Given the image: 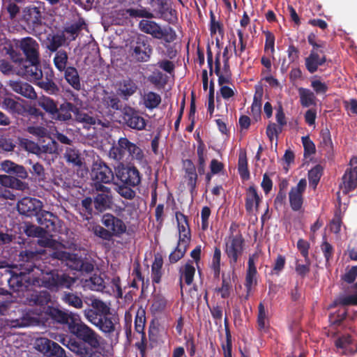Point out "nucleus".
<instances>
[{
  "label": "nucleus",
  "mask_w": 357,
  "mask_h": 357,
  "mask_svg": "<svg viewBox=\"0 0 357 357\" xmlns=\"http://www.w3.org/2000/svg\"><path fill=\"white\" fill-rule=\"evenodd\" d=\"M151 40L143 34L133 38L130 43L129 53L137 62L148 61L153 53Z\"/></svg>",
  "instance_id": "f257e3e1"
},
{
  "label": "nucleus",
  "mask_w": 357,
  "mask_h": 357,
  "mask_svg": "<svg viewBox=\"0 0 357 357\" xmlns=\"http://www.w3.org/2000/svg\"><path fill=\"white\" fill-rule=\"evenodd\" d=\"M75 282L76 278L56 270L46 273L42 278L43 286L54 291L61 289H70Z\"/></svg>",
  "instance_id": "f03ea898"
},
{
  "label": "nucleus",
  "mask_w": 357,
  "mask_h": 357,
  "mask_svg": "<svg viewBox=\"0 0 357 357\" xmlns=\"http://www.w3.org/2000/svg\"><path fill=\"white\" fill-rule=\"evenodd\" d=\"M69 331L79 340L86 343L91 347L96 349L100 346L98 335L90 327L82 322H79L76 317L69 324Z\"/></svg>",
  "instance_id": "7ed1b4c3"
},
{
  "label": "nucleus",
  "mask_w": 357,
  "mask_h": 357,
  "mask_svg": "<svg viewBox=\"0 0 357 357\" xmlns=\"http://www.w3.org/2000/svg\"><path fill=\"white\" fill-rule=\"evenodd\" d=\"M91 177L96 183V189L103 190L107 188L102 183H110L114 179V174L104 161L98 160L93 164Z\"/></svg>",
  "instance_id": "20e7f679"
},
{
  "label": "nucleus",
  "mask_w": 357,
  "mask_h": 357,
  "mask_svg": "<svg viewBox=\"0 0 357 357\" xmlns=\"http://www.w3.org/2000/svg\"><path fill=\"white\" fill-rule=\"evenodd\" d=\"M244 239L241 234L232 235L225 243V252L229 259L231 267L234 268L238 260L243 255Z\"/></svg>",
  "instance_id": "39448f33"
},
{
  "label": "nucleus",
  "mask_w": 357,
  "mask_h": 357,
  "mask_svg": "<svg viewBox=\"0 0 357 357\" xmlns=\"http://www.w3.org/2000/svg\"><path fill=\"white\" fill-rule=\"evenodd\" d=\"M115 175L121 184L132 187L139 185L142 180L139 171L134 166L120 165L115 169Z\"/></svg>",
  "instance_id": "423d86ee"
},
{
  "label": "nucleus",
  "mask_w": 357,
  "mask_h": 357,
  "mask_svg": "<svg viewBox=\"0 0 357 357\" xmlns=\"http://www.w3.org/2000/svg\"><path fill=\"white\" fill-rule=\"evenodd\" d=\"M122 123L130 129L141 131L146 128L147 121L135 108L125 105L121 113Z\"/></svg>",
  "instance_id": "0eeeda50"
},
{
  "label": "nucleus",
  "mask_w": 357,
  "mask_h": 357,
  "mask_svg": "<svg viewBox=\"0 0 357 357\" xmlns=\"http://www.w3.org/2000/svg\"><path fill=\"white\" fill-rule=\"evenodd\" d=\"M110 307L102 300L95 298L91 301V307L84 310L86 319L91 324L99 323L101 317L109 314Z\"/></svg>",
  "instance_id": "6e6552de"
},
{
  "label": "nucleus",
  "mask_w": 357,
  "mask_h": 357,
  "mask_svg": "<svg viewBox=\"0 0 357 357\" xmlns=\"http://www.w3.org/2000/svg\"><path fill=\"white\" fill-rule=\"evenodd\" d=\"M36 348L48 357H66L64 349L58 343L46 337L37 339Z\"/></svg>",
  "instance_id": "1a4fd4ad"
},
{
  "label": "nucleus",
  "mask_w": 357,
  "mask_h": 357,
  "mask_svg": "<svg viewBox=\"0 0 357 357\" xmlns=\"http://www.w3.org/2000/svg\"><path fill=\"white\" fill-rule=\"evenodd\" d=\"M139 25L142 31L151 34L155 38L163 39L170 43L176 38L174 31L169 27L162 29L159 24H139Z\"/></svg>",
  "instance_id": "9d476101"
},
{
  "label": "nucleus",
  "mask_w": 357,
  "mask_h": 357,
  "mask_svg": "<svg viewBox=\"0 0 357 357\" xmlns=\"http://www.w3.org/2000/svg\"><path fill=\"white\" fill-rule=\"evenodd\" d=\"M16 74L31 82H36L43 77L40 61H29L22 63L20 67H17Z\"/></svg>",
  "instance_id": "9b49d317"
},
{
  "label": "nucleus",
  "mask_w": 357,
  "mask_h": 357,
  "mask_svg": "<svg viewBox=\"0 0 357 357\" xmlns=\"http://www.w3.org/2000/svg\"><path fill=\"white\" fill-rule=\"evenodd\" d=\"M42 207L43 204L39 199L29 197H23L17 205L18 212L27 217L36 216Z\"/></svg>",
  "instance_id": "f8f14e48"
},
{
  "label": "nucleus",
  "mask_w": 357,
  "mask_h": 357,
  "mask_svg": "<svg viewBox=\"0 0 357 357\" xmlns=\"http://www.w3.org/2000/svg\"><path fill=\"white\" fill-rule=\"evenodd\" d=\"M305 179H301L296 186L292 187L289 192V204L294 211H299L303 204V193L306 189Z\"/></svg>",
  "instance_id": "ddd939ff"
},
{
  "label": "nucleus",
  "mask_w": 357,
  "mask_h": 357,
  "mask_svg": "<svg viewBox=\"0 0 357 357\" xmlns=\"http://www.w3.org/2000/svg\"><path fill=\"white\" fill-rule=\"evenodd\" d=\"M20 47L26 56L24 63L29 61H40L39 45L34 39L30 37L24 38L21 41Z\"/></svg>",
  "instance_id": "4468645a"
},
{
  "label": "nucleus",
  "mask_w": 357,
  "mask_h": 357,
  "mask_svg": "<svg viewBox=\"0 0 357 357\" xmlns=\"http://www.w3.org/2000/svg\"><path fill=\"white\" fill-rule=\"evenodd\" d=\"M20 271L21 275L29 274L36 267V261L38 259V252L32 250H22L20 255Z\"/></svg>",
  "instance_id": "2eb2a0df"
},
{
  "label": "nucleus",
  "mask_w": 357,
  "mask_h": 357,
  "mask_svg": "<svg viewBox=\"0 0 357 357\" xmlns=\"http://www.w3.org/2000/svg\"><path fill=\"white\" fill-rule=\"evenodd\" d=\"M102 223L112 234V237L121 236L126 231V225L123 221L111 213L103 215Z\"/></svg>",
  "instance_id": "dca6fc26"
},
{
  "label": "nucleus",
  "mask_w": 357,
  "mask_h": 357,
  "mask_svg": "<svg viewBox=\"0 0 357 357\" xmlns=\"http://www.w3.org/2000/svg\"><path fill=\"white\" fill-rule=\"evenodd\" d=\"M349 165L342 176L345 192L354 190L357 185V156L351 158Z\"/></svg>",
  "instance_id": "f3484780"
},
{
  "label": "nucleus",
  "mask_w": 357,
  "mask_h": 357,
  "mask_svg": "<svg viewBox=\"0 0 357 357\" xmlns=\"http://www.w3.org/2000/svg\"><path fill=\"white\" fill-rule=\"evenodd\" d=\"M261 201L262 197L258 193L257 189L254 185L249 186L246 189L245 208L248 213L252 214L254 211L257 212Z\"/></svg>",
  "instance_id": "a211bd4d"
},
{
  "label": "nucleus",
  "mask_w": 357,
  "mask_h": 357,
  "mask_svg": "<svg viewBox=\"0 0 357 357\" xmlns=\"http://www.w3.org/2000/svg\"><path fill=\"white\" fill-rule=\"evenodd\" d=\"M51 301V294L46 290L34 291L27 297V302L29 305L39 307L44 312Z\"/></svg>",
  "instance_id": "6ab92c4d"
},
{
  "label": "nucleus",
  "mask_w": 357,
  "mask_h": 357,
  "mask_svg": "<svg viewBox=\"0 0 357 357\" xmlns=\"http://www.w3.org/2000/svg\"><path fill=\"white\" fill-rule=\"evenodd\" d=\"M257 258L256 254H253L249 257L248 261V269L245 275V287L246 288V295L245 299L248 300L250 297V292L253 286L257 284L256 275L257 274V268L255 264V259Z\"/></svg>",
  "instance_id": "aec40b11"
},
{
  "label": "nucleus",
  "mask_w": 357,
  "mask_h": 357,
  "mask_svg": "<svg viewBox=\"0 0 357 357\" xmlns=\"http://www.w3.org/2000/svg\"><path fill=\"white\" fill-rule=\"evenodd\" d=\"M36 217L37 222L44 228L45 232L51 233L56 231V223L59 220L56 215L51 212L41 209Z\"/></svg>",
  "instance_id": "412c9836"
},
{
  "label": "nucleus",
  "mask_w": 357,
  "mask_h": 357,
  "mask_svg": "<svg viewBox=\"0 0 357 357\" xmlns=\"http://www.w3.org/2000/svg\"><path fill=\"white\" fill-rule=\"evenodd\" d=\"M175 215L179 232L178 241L190 245L191 234L188 217L180 211H176Z\"/></svg>",
  "instance_id": "4be33fe9"
},
{
  "label": "nucleus",
  "mask_w": 357,
  "mask_h": 357,
  "mask_svg": "<svg viewBox=\"0 0 357 357\" xmlns=\"http://www.w3.org/2000/svg\"><path fill=\"white\" fill-rule=\"evenodd\" d=\"M179 273V285L181 289L183 287V281L187 285H191L194 280L195 274V268L192 260H188L184 265L181 266L178 269ZM183 294V290H181Z\"/></svg>",
  "instance_id": "5701e85b"
},
{
  "label": "nucleus",
  "mask_w": 357,
  "mask_h": 357,
  "mask_svg": "<svg viewBox=\"0 0 357 357\" xmlns=\"http://www.w3.org/2000/svg\"><path fill=\"white\" fill-rule=\"evenodd\" d=\"M132 145V142L128 138L121 137L118 140L117 145L112 146L110 149L109 155L116 160H122L124 159L126 154H128Z\"/></svg>",
  "instance_id": "b1692460"
},
{
  "label": "nucleus",
  "mask_w": 357,
  "mask_h": 357,
  "mask_svg": "<svg viewBox=\"0 0 357 357\" xmlns=\"http://www.w3.org/2000/svg\"><path fill=\"white\" fill-rule=\"evenodd\" d=\"M100 104L107 110V114H110L115 111H121L122 112L123 108L119 98L113 93L106 92L102 98Z\"/></svg>",
  "instance_id": "393cba45"
},
{
  "label": "nucleus",
  "mask_w": 357,
  "mask_h": 357,
  "mask_svg": "<svg viewBox=\"0 0 357 357\" xmlns=\"http://www.w3.org/2000/svg\"><path fill=\"white\" fill-rule=\"evenodd\" d=\"M45 313L54 321L60 324H66L68 326L70 322L72 320H75L76 318L75 314L72 313L68 314V312L52 306H47Z\"/></svg>",
  "instance_id": "a878e982"
},
{
  "label": "nucleus",
  "mask_w": 357,
  "mask_h": 357,
  "mask_svg": "<svg viewBox=\"0 0 357 357\" xmlns=\"http://www.w3.org/2000/svg\"><path fill=\"white\" fill-rule=\"evenodd\" d=\"M9 86L13 91L20 94L24 98L31 100H35L37 98V94L33 87L27 82L22 81H10Z\"/></svg>",
  "instance_id": "bb28decb"
},
{
  "label": "nucleus",
  "mask_w": 357,
  "mask_h": 357,
  "mask_svg": "<svg viewBox=\"0 0 357 357\" xmlns=\"http://www.w3.org/2000/svg\"><path fill=\"white\" fill-rule=\"evenodd\" d=\"M138 86L135 81L128 77L120 82L117 89L118 95L124 100H128L137 91Z\"/></svg>",
  "instance_id": "cd10ccee"
},
{
  "label": "nucleus",
  "mask_w": 357,
  "mask_h": 357,
  "mask_svg": "<svg viewBox=\"0 0 357 357\" xmlns=\"http://www.w3.org/2000/svg\"><path fill=\"white\" fill-rule=\"evenodd\" d=\"M320 54H321L318 53L317 51L311 50L309 56L305 58V65L309 73H315L319 66L326 63V55Z\"/></svg>",
  "instance_id": "c85d7f7f"
},
{
  "label": "nucleus",
  "mask_w": 357,
  "mask_h": 357,
  "mask_svg": "<svg viewBox=\"0 0 357 357\" xmlns=\"http://www.w3.org/2000/svg\"><path fill=\"white\" fill-rule=\"evenodd\" d=\"M2 108L8 111L12 115L25 116L26 107L17 100L11 98H5L1 103Z\"/></svg>",
  "instance_id": "c756f323"
},
{
  "label": "nucleus",
  "mask_w": 357,
  "mask_h": 357,
  "mask_svg": "<svg viewBox=\"0 0 357 357\" xmlns=\"http://www.w3.org/2000/svg\"><path fill=\"white\" fill-rule=\"evenodd\" d=\"M76 106L69 102H66L57 107L53 119L59 121H67L72 119V113L75 114Z\"/></svg>",
  "instance_id": "7c9ffc66"
},
{
  "label": "nucleus",
  "mask_w": 357,
  "mask_h": 357,
  "mask_svg": "<svg viewBox=\"0 0 357 357\" xmlns=\"http://www.w3.org/2000/svg\"><path fill=\"white\" fill-rule=\"evenodd\" d=\"M99 323L93 324L105 333H112L116 330V323L118 319L111 311L107 315L101 317Z\"/></svg>",
  "instance_id": "2f4dec72"
},
{
  "label": "nucleus",
  "mask_w": 357,
  "mask_h": 357,
  "mask_svg": "<svg viewBox=\"0 0 357 357\" xmlns=\"http://www.w3.org/2000/svg\"><path fill=\"white\" fill-rule=\"evenodd\" d=\"M299 102L302 107H310L317 105V97L309 89L299 87L298 89Z\"/></svg>",
  "instance_id": "473e14b6"
},
{
  "label": "nucleus",
  "mask_w": 357,
  "mask_h": 357,
  "mask_svg": "<svg viewBox=\"0 0 357 357\" xmlns=\"http://www.w3.org/2000/svg\"><path fill=\"white\" fill-rule=\"evenodd\" d=\"M64 78L66 82L76 91L81 89L80 77L76 68L68 66L64 71Z\"/></svg>",
  "instance_id": "72a5a7b5"
},
{
  "label": "nucleus",
  "mask_w": 357,
  "mask_h": 357,
  "mask_svg": "<svg viewBox=\"0 0 357 357\" xmlns=\"http://www.w3.org/2000/svg\"><path fill=\"white\" fill-rule=\"evenodd\" d=\"M257 323L259 331L266 332L269 327L268 310L266 309L264 302H260L258 305Z\"/></svg>",
  "instance_id": "f704fd0d"
},
{
  "label": "nucleus",
  "mask_w": 357,
  "mask_h": 357,
  "mask_svg": "<svg viewBox=\"0 0 357 357\" xmlns=\"http://www.w3.org/2000/svg\"><path fill=\"white\" fill-rule=\"evenodd\" d=\"M198 138V146L197 149V153L198 156V164H197V171L200 175H202L205 173L206 168V146L202 141V139L199 137V135H197Z\"/></svg>",
  "instance_id": "c9c22d12"
},
{
  "label": "nucleus",
  "mask_w": 357,
  "mask_h": 357,
  "mask_svg": "<svg viewBox=\"0 0 357 357\" xmlns=\"http://www.w3.org/2000/svg\"><path fill=\"white\" fill-rule=\"evenodd\" d=\"M52 72L50 75L47 73L45 78L42 77L41 79L37 80L36 84L49 94H56L59 91L57 85L52 79Z\"/></svg>",
  "instance_id": "e433bc0d"
},
{
  "label": "nucleus",
  "mask_w": 357,
  "mask_h": 357,
  "mask_svg": "<svg viewBox=\"0 0 357 357\" xmlns=\"http://www.w3.org/2000/svg\"><path fill=\"white\" fill-rule=\"evenodd\" d=\"M74 115L75 121L82 123L85 128H89L96 123V118L91 113L86 112L77 107Z\"/></svg>",
  "instance_id": "4c0bfd02"
},
{
  "label": "nucleus",
  "mask_w": 357,
  "mask_h": 357,
  "mask_svg": "<svg viewBox=\"0 0 357 357\" xmlns=\"http://www.w3.org/2000/svg\"><path fill=\"white\" fill-rule=\"evenodd\" d=\"M80 215L84 220H89L93 218V199L90 197L84 198L78 206Z\"/></svg>",
  "instance_id": "58836bf2"
},
{
  "label": "nucleus",
  "mask_w": 357,
  "mask_h": 357,
  "mask_svg": "<svg viewBox=\"0 0 357 357\" xmlns=\"http://www.w3.org/2000/svg\"><path fill=\"white\" fill-rule=\"evenodd\" d=\"M161 96L153 91L145 93L142 97L144 106L150 110L157 108L161 103Z\"/></svg>",
  "instance_id": "ea45409f"
},
{
  "label": "nucleus",
  "mask_w": 357,
  "mask_h": 357,
  "mask_svg": "<svg viewBox=\"0 0 357 357\" xmlns=\"http://www.w3.org/2000/svg\"><path fill=\"white\" fill-rule=\"evenodd\" d=\"M163 265V259L161 255L155 256L154 261L151 266V277L153 283L158 284L161 281L162 268Z\"/></svg>",
  "instance_id": "a19ab883"
},
{
  "label": "nucleus",
  "mask_w": 357,
  "mask_h": 357,
  "mask_svg": "<svg viewBox=\"0 0 357 357\" xmlns=\"http://www.w3.org/2000/svg\"><path fill=\"white\" fill-rule=\"evenodd\" d=\"M93 204L97 213H102L110 207V197L105 193H98L94 197Z\"/></svg>",
  "instance_id": "79ce46f5"
},
{
  "label": "nucleus",
  "mask_w": 357,
  "mask_h": 357,
  "mask_svg": "<svg viewBox=\"0 0 357 357\" xmlns=\"http://www.w3.org/2000/svg\"><path fill=\"white\" fill-rule=\"evenodd\" d=\"M0 183L6 187L16 190H24L25 183L11 175H0Z\"/></svg>",
  "instance_id": "37998d69"
},
{
  "label": "nucleus",
  "mask_w": 357,
  "mask_h": 357,
  "mask_svg": "<svg viewBox=\"0 0 357 357\" xmlns=\"http://www.w3.org/2000/svg\"><path fill=\"white\" fill-rule=\"evenodd\" d=\"M47 40V48L50 52H57V50L66 42V36L63 33L49 34Z\"/></svg>",
  "instance_id": "c03bdc74"
},
{
  "label": "nucleus",
  "mask_w": 357,
  "mask_h": 357,
  "mask_svg": "<svg viewBox=\"0 0 357 357\" xmlns=\"http://www.w3.org/2000/svg\"><path fill=\"white\" fill-rule=\"evenodd\" d=\"M53 62L56 68L59 72H63L68 68V66H67L68 62V55L67 52L63 50L57 51L54 55Z\"/></svg>",
  "instance_id": "a18cd8bd"
},
{
  "label": "nucleus",
  "mask_w": 357,
  "mask_h": 357,
  "mask_svg": "<svg viewBox=\"0 0 357 357\" xmlns=\"http://www.w3.org/2000/svg\"><path fill=\"white\" fill-rule=\"evenodd\" d=\"M189 244L178 241L177 246L169 254V261L171 264H175L181 259L186 253Z\"/></svg>",
  "instance_id": "49530a36"
},
{
  "label": "nucleus",
  "mask_w": 357,
  "mask_h": 357,
  "mask_svg": "<svg viewBox=\"0 0 357 357\" xmlns=\"http://www.w3.org/2000/svg\"><path fill=\"white\" fill-rule=\"evenodd\" d=\"M64 158L68 163L80 167L82 165V159L78 150L67 148L64 153Z\"/></svg>",
  "instance_id": "de8ad7c7"
},
{
  "label": "nucleus",
  "mask_w": 357,
  "mask_h": 357,
  "mask_svg": "<svg viewBox=\"0 0 357 357\" xmlns=\"http://www.w3.org/2000/svg\"><path fill=\"white\" fill-rule=\"evenodd\" d=\"M238 172L243 180L247 181L250 178V172L248 167V160L245 153H240L239 154Z\"/></svg>",
  "instance_id": "09e8293b"
},
{
  "label": "nucleus",
  "mask_w": 357,
  "mask_h": 357,
  "mask_svg": "<svg viewBox=\"0 0 357 357\" xmlns=\"http://www.w3.org/2000/svg\"><path fill=\"white\" fill-rule=\"evenodd\" d=\"M63 301L69 306L77 309H81L83 307V301L80 296L72 292H65L62 297Z\"/></svg>",
  "instance_id": "8fccbe9b"
},
{
  "label": "nucleus",
  "mask_w": 357,
  "mask_h": 357,
  "mask_svg": "<svg viewBox=\"0 0 357 357\" xmlns=\"http://www.w3.org/2000/svg\"><path fill=\"white\" fill-rule=\"evenodd\" d=\"M123 16H129L131 18H147L150 19L153 17V14L146 10L145 8H128L123 11Z\"/></svg>",
  "instance_id": "3c124183"
},
{
  "label": "nucleus",
  "mask_w": 357,
  "mask_h": 357,
  "mask_svg": "<svg viewBox=\"0 0 357 357\" xmlns=\"http://www.w3.org/2000/svg\"><path fill=\"white\" fill-rule=\"evenodd\" d=\"M320 144L328 153L331 152L333 149L331 132L327 128H323L320 131Z\"/></svg>",
  "instance_id": "603ef678"
},
{
  "label": "nucleus",
  "mask_w": 357,
  "mask_h": 357,
  "mask_svg": "<svg viewBox=\"0 0 357 357\" xmlns=\"http://www.w3.org/2000/svg\"><path fill=\"white\" fill-rule=\"evenodd\" d=\"M221 250L218 247H215L211 263V268L213 272V277L218 278L220 273Z\"/></svg>",
  "instance_id": "864d4df0"
},
{
  "label": "nucleus",
  "mask_w": 357,
  "mask_h": 357,
  "mask_svg": "<svg viewBox=\"0 0 357 357\" xmlns=\"http://www.w3.org/2000/svg\"><path fill=\"white\" fill-rule=\"evenodd\" d=\"M224 322H225V335H226V343H225V344H222L224 357H232V355H231V349H232L231 335L230 330L229 328L228 319L227 317H225Z\"/></svg>",
  "instance_id": "5fc2aeb1"
},
{
  "label": "nucleus",
  "mask_w": 357,
  "mask_h": 357,
  "mask_svg": "<svg viewBox=\"0 0 357 357\" xmlns=\"http://www.w3.org/2000/svg\"><path fill=\"white\" fill-rule=\"evenodd\" d=\"M83 342L73 341L69 343L68 348L77 355L86 357L90 353V349Z\"/></svg>",
  "instance_id": "6e6d98bb"
},
{
  "label": "nucleus",
  "mask_w": 357,
  "mask_h": 357,
  "mask_svg": "<svg viewBox=\"0 0 357 357\" xmlns=\"http://www.w3.org/2000/svg\"><path fill=\"white\" fill-rule=\"evenodd\" d=\"M70 266L75 270L85 272L86 273H91L94 269V266L91 262L84 261L78 259L77 257L73 264H70Z\"/></svg>",
  "instance_id": "4d7b16f0"
},
{
  "label": "nucleus",
  "mask_w": 357,
  "mask_h": 357,
  "mask_svg": "<svg viewBox=\"0 0 357 357\" xmlns=\"http://www.w3.org/2000/svg\"><path fill=\"white\" fill-rule=\"evenodd\" d=\"M355 287L357 289V282L355 284ZM334 305H357V293L347 296H339L335 300Z\"/></svg>",
  "instance_id": "13d9d810"
},
{
  "label": "nucleus",
  "mask_w": 357,
  "mask_h": 357,
  "mask_svg": "<svg viewBox=\"0 0 357 357\" xmlns=\"http://www.w3.org/2000/svg\"><path fill=\"white\" fill-rule=\"evenodd\" d=\"M146 312L143 309H139L137 312L135 319V331L141 335L144 333V327L146 324Z\"/></svg>",
  "instance_id": "bf43d9fd"
},
{
  "label": "nucleus",
  "mask_w": 357,
  "mask_h": 357,
  "mask_svg": "<svg viewBox=\"0 0 357 357\" xmlns=\"http://www.w3.org/2000/svg\"><path fill=\"white\" fill-rule=\"evenodd\" d=\"M4 50L6 54L9 56L10 59L17 67H20L24 63V58L22 56V54L19 51L15 50L12 45L5 47Z\"/></svg>",
  "instance_id": "052dcab7"
},
{
  "label": "nucleus",
  "mask_w": 357,
  "mask_h": 357,
  "mask_svg": "<svg viewBox=\"0 0 357 357\" xmlns=\"http://www.w3.org/2000/svg\"><path fill=\"white\" fill-rule=\"evenodd\" d=\"M167 306V300L160 295L155 296L151 305V311L153 313H160L165 310Z\"/></svg>",
  "instance_id": "680f3d73"
},
{
  "label": "nucleus",
  "mask_w": 357,
  "mask_h": 357,
  "mask_svg": "<svg viewBox=\"0 0 357 357\" xmlns=\"http://www.w3.org/2000/svg\"><path fill=\"white\" fill-rule=\"evenodd\" d=\"M231 289V279L230 276L227 275V277L225 274L222 275V285L220 287L218 288L216 291L221 294V297L222 298H227L230 295V290Z\"/></svg>",
  "instance_id": "e2e57ef3"
},
{
  "label": "nucleus",
  "mask_w": 357,
  "mask_h": 357,
  "mask_svg": "<svg viewBox=\"0 0 357 357\" xmlns=\"http://www.w3.org/2000/svg\"><path fill=\"white\" fill-rule=\"evenodd\" d=\"M323 167L320 165H315L308 172V179L310 184L317 185L322 176Z\"/></svg>",
  "instance_id": "0e129e2a"
},
{
  "label": "nucleus",
  "mask_w": 357,
  "mask_h": 357,
  "mask_svg": "<svg viewBox=\"0 0 357 357\" xmlns=\"http://www.w3.org/2000/svg\"><path fill=\"white\" fill-rule=\"evenodd\" d=\"M40 106L49 113L52 118L57 111V105L56 102L50 98L44 97L39 102Z\"/></svg>",
  "instance_id": "69168bd1"
},
{
  "label": "nucleus",
  "mask_w": 357,
  "mask_h": 357,
  "mask_svg": "<svg viewBox=\"0 0 357 357\" xmlns=\"http://www.w3.org/2000/svg\"><path fill=\"white\" fill-rule=\"evenodd\" d=\"M91 231L96 236L103 240L110 241L112 238V234L100 225H93L91 227Z\"/></svg>",
  "instance_id": "338daca9"
},
{
  "label": "nucleus",
  "mask_w": 357,
  "mask_h": 357,
  "mask_svg": "<svg viewBox=\"0 0 357 357\" xmlns=\"http://www.w3.org/2000/svg\"><path fill=\"white\" fill-rule=\"evenodd\" d=\"M302 144L304 148V156L308 157L315 153L316 147L314 143L310 139L309 136H303L301 138Z\"/></svg>",
  "instance_id": "774afa93"
}]
</instances>
